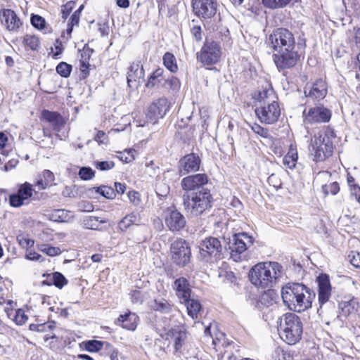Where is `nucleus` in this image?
Returning a JSON list of instances; mask_svg holds the SVG:
<instances>
[{"label":"nucleus","mask_w":360,"mask_h":360,"mask_svg":"<svg viewBox=\"0 0 360 360\" xmlns=\"http://www.w3.org/2000/svg\"><path fill=\"white\" fill-rule=\"evenodd\" d=\"M208 182V176L205 173L193 174L181 179L182 204L188 214L197 217L212 207L213 197L206 187Z\"/></svg>","instance_id":"1"},{"label":"nucleus","mask_w":360,"mask_h":360,"mask_svg":"<svg viewBox=\"0 0 360 360\" xmlns=\"http://www.w3.org/2000/svg\"><path fill=\"white\" fill-rule=\"evenodd\" d=\"M266 41L274 51L273 60L279 72L295 67L302 56L300 49L306 46L305 39L296 44L294 34L283 27L274 29Z\"/></svg>","instance_id":"2"},{"label":"nucleus","mask_w":360,"mask_h":360,"mask_svg":"<svg viewBox=\"0 0 360 360\" xmlns=\"http://www.w3.org/2000/svg\"><path fill=\"white\" fill-rule=\"evenodd\" d=\"M281 297L290 311L300 313L311 307L316 293L302 283L289 282L282 287Z\"/></svg>","instance_id":"3"},{"label":"nucleus","mask_w":360,"mask_h":360,"mask_svg":"<svg viewBox=\"0 0 360 360\" xmlns=\"http://www.w3.org/2000/svg\"><path fill=\"white\" fill-rule=\"evenodd\" d=\"M283 268L278 262H266L255 264L250 271L249 279L255 286L270 288L282 277Z\"/></svg>","instance_id":"4"},{"label":"nucleus","mask_w":360,"mask_h":360,"mask_svg":"<svg viewBox=\"0 0 360 360\" xmlns=\"http://www.w3.org/2000/svg\"><path fill=\"white\" fill-rule=\"evenodd\" d=\"M281 338L288 345H295L301 339L303 324L300 316L294 313H286L281 319L278 328Z\"/></svg>","instance_id":"5"},{"label":"nucleus","mask_w":360,"mask_h":360,"mask_svg":"<svg viewBox=\"0 0 360 360\" xmlns=\"http://www.w3.org/2000/svg\"><path fill=\"white\" fill-rule=\"evenodd\" d=\"M198 259L205 262L222 259L223 245L219 238L212 236L206 237L199 243Z\"/></svg>","instance_id":"6"},{"label":"nucleus","mask_w":360,"mask_h":360,"mask_svg":"<svg viewBox=\"0 0 360 360\" xmlns=\"http://www.w3.org/2000/svg\"><path fill=\"white\" fill-rule=\"evenodd\" d=\"M222 239L226 243L224 248L230 250L231 258L235 262L240 261L241 255L254 243L252 236L245 232L234 233L229 241H226L225 238Z\"/></svg>","instance_id":"7"},{"label":"nucleus","mask_w":360,"mask_h":360,"mask_svg":"<svg viewBox=\"0 0 360 360\" xmlns=\"http://www.w3.org/2000/svg\"><path fill=\"white\" fill-rule=\"evenodd\" d=\"M169 257L172 262L176 266L179 268L186 266L192 257L189 243L181 238H176L170 244Z\"/></svg>","instance_id":"8"},{"label":"nucleus","mask_w":360,"mask_h":360,"mask_svg":"<svg viewBox=\"0 0 360 360\" xmlns=\"http://www.w3.org/2000/svg\"><path fill=\"white\" fill-rule=\"evenodd\" d=\"M221 55L219 44L214 40L206 39L200 51L197 53V59L204 65H212L219 61Z\"/></svg>","instance_id":"9"},{"label":"nucleus","mask_w":360,"mask_h":360,"mask_svg":"<svg viewBox=\"0 0 360 360\" xmlns=\"http://www.w3.org/2000/svg\"><path fill=\"white\" fill-rule=\"evenodd\" d=\"M332 116L331 110L323 104L309 108L303 112L304 122L309 124L328 123Z\"/></svg>","instance_id":"10"},{"label":"nucleus","mask_w":360,"mask_h":360,"mask_svg":"<svg viewBox=\"0 0 360 360\" xmlns=\"http://www.w3.org/2000/svg\"><path fill=\"white\" fill-rule=\"evenodd\" d=\"M255 112L262 123L272 124L278 121L281 115V108L276 101L261 106H256Z\"/></svg>","instance_id":"11"},{"label":"nucleus","mask_w":360,"mask_h":360,"mask_svg":"<svg viewBox=\"0 0 360 360\" xmlns=\"http://www.w3.org/2000/svg\"><path fill=\"white\" fill-rule=\"evenodd\" d=\"M192 7L195 15L203 20L214 18L218 10L217 0H192Z\"/></svg>","instance_id":"12"},{"label":"nucleus","mask_w":360,"mask_h":360,"mask_svg":"<svg viewBox=\"0 0 360 360\" xmlns=\"http://www.w3.org/2000/svg\"><path fill=\"white\" fill-rule=\"evenodd\" d=\"M311 150L314 152V160L316 162L323 161L332 155L333 145L329 137H322L321 136L318 138L315 137L314 140H311Z\"/></svg>","instance_id":"13"},{"label":"nucleus","mask_w":360,"mask_h":360,"mask_svg":"<svg viewBox=\"0 0 360 360\" xmlns=\"http://www.w3.org/2000/svg\"><path fill=\"white\" fill-rule=\"evenodd\" d=\"M161 337L165 340L173 339L174 352L181 353L182 347L187 338L186 330L182 326H176L171 328H164Z\"/></svg>","instance_id":"14"},{"label":"nucleus","mask_w":360,"mask_h":360,"mask_svg":"<svg viewBox=\"0 0 360 360\" xmlns=\"http://www.w3.org/2000/svg\"><path fill=\"white\" fill-rule=\"evenodd\" d=\"M169 110L168 101L162 97L154 101L147 108L146 117L148 122L155 124L159 119L162 118Z\"/></svg>","instance_id":"15"},{"label":"nucleus","mask_w":360,"mask_h":360,"mask_svg":"<svg viewBox=\"0 0 360 360\" xmlns=\"http://www.w3.org/2000/svg\"><path fill=\"white\" fill-rule=\"evenodd\" d=\"M201 163V158L197 153H191L184 155L178 162V169L180 176L198 172Z\"/></svg>","instance_id":"16"},{"label":"nucleus","mask_w":360,"mask_h":360,"mask_svg":"<svg viewBox=\"0 0 360 360\" xmlns=\"http://www.w3.org/2000/svg\"><path fill=\"white\" fill-rule=\"evenodd\" d=\"M166 226L172 232L183 230L186 225V219L183 214L174 206L169 207L165 218Z\"/></svg>","instance_id":"17"},{"label":"nucleus","mask_w":360,"mask_h":360,"mask_svg":"<svg viewBox=\"0 0 360 360\" xmlns=\"http://www.w3.org/2000/svg\"><path fill=\"white\" fill-rule=\"evenodd\" d=\"M0 20L1 24L11 32H18L23 22L16 13L11 8L0 10Z\"/></svg>","instance_id":"18"},{"label":"nucleus","mask_w":360,"mask_h":360,"mask_svg":"<svg viewBox=\"0 0 360 360\" xmlns=\"http://www.w3.org/2000/svg\"><path fill=\"white\" fill-rule=\"evenodd\" d=\"M316 282L318 285L319 308L321 309L323 304L329 301L331 296L332 286L329 276L324 273H321L316 276Z\"/></svg>","instance_id":"19"},{"label":"nucleus","mask_w":360,"mask_h":360,"mask_svg":"<svg viewBox=\"0 0 360 360\" xmlns=\"http://www.w3.org/2000/svg\"><path fill=\"white\" fill-rule=\"evenodd\" d=\"M174 290L181 303L188 301L191 296V285L188 280L185 277H179L174 281Z\"/></svg>","instance_id":"20"},{"label":"nucleus","mask_w":360,"mask_h":360,"mask_svg":"<svg viewBox=\"0 0 360 360\" xmlns=\"http://www.w3.org/2000/svg\"><path fill=\"white\" fill-rule=\"evenodd\" d=\"M41 119L49 123L52 129L56 131H60L65 124V120L63 117L56 111L43 110L41 112Z\"/></svg>","instance_id":"21"},{"label":"nucleus","mask_w":360,"mask_h":360,"mask_svg":"<svg viewBox=\"0 0 360 360\" xmlns=\"http://www.w3.org/2000/svg\"><path fill=\"white\" fill-rule=\"evenodd\" d=\"M328 93V85L326 81L321 78L316 79L311 88L310 89L308 94L307 91L304 90L306 96L312 98L317 100L323 99Z\"/></svg>","instance_id":"22"},{"label":"nucleus","mask_w":360,"mask_h":360,"mask_svg":"<svg viewBox=\"0 0 360 360\" xmlns=\"http://www.w3.org/2000/svg\"><path fill=\"white\" fill-rule=\"evenodd\" d=\"M165 77V72L164 69L158 68L148 76L145 86L150 89L162 88Z\"/></svg>","instance_id":"23"},{"label":"nucleus","mask_w":360,"mask_h":360,"mask_svg":"<svg viewBox=\"0 0 360 360\" xmlns=\"http://www.w3.org/2000/svg\"><path fill=\"white\" fill-rule=\"evenodd\" d=\"M139 320V316L135 313L131 311H128L124 314H120L117 319V321L122 323L123 328L131 331L136 330Z\"/></svg>","instance_id":"24"},{"label":"nucleus","mask_w":360,"mask_h":360,"mask_svg":"<svg viewBox=\"0 0 360 360\" xmlns=\"http://www.w3.org/2000/svg\"><path fill=\"white\" fill-rule=\"evenodd\" d=\"M274 98L275 96L273 89L266 88L255 92L252 96V98L257 102V104L255 105V107L261 106L272 101H276Z\"/></svg>","instance_id":"25"},{"label":"nucleus","mask_w":360,"mask_h":360,"mask_svg":"<svg viewBox=\"0 0 360 360\" xmlns=\"http://www.w3.org/2000/svg\"><path fill=\"white\" fill-rule=\"evenodd\" d=\"M150 307L161 314H169L172 311L173 305L165 298L157 297L150 302Z\"/></svg>","instance_id":"26"},{"label":"nucleus","mask_w":360,"mask_h":360,"mask_svg":"<svg viewBox=\"0 0 360 360\" xmlns=\"http://www.w3.org/2000/svg\"><path fill=\"white\" fill-rule=\"evenodd\" d=\"M55 180L53 173L49 170L45 169L41 174H39L36 185L40 190L46 189L49 186H51Z\"/></svg>","instance_id":"27"},{"label":"nucleus","mask_w":360,"mask_h":360,"mask_svg":"<svg viewBox=\"0 0 360 360\" xmlns=\"http://www.w3.org/2000/svg\"><path fill=\"white\" fill-rule=\"evenodd\" d=\"M141 218L138 213L131 212L123 217L118 223L121 231H126L131 225L138 224Z\"/></svg>","instance_id":"28"},{"label":"nucleus","mask_w":360,"mask_h":360,"mask_svg":"<svg viewBox=\"0 0 360 360\" xmlns=\"http://www.w3.org/2000/svg\"><path fill=\"white\" fill-rule=\"evenodd\" d=\"M181 86L179 79L173 75H165L164 81L162 82V89L172 92H177Z\"/></svg>","instance_id":"29"},{"label":"nucleus","mask_w":360,"mask_h":360,"mask_svg":"<svg viewBox=\"0 0 360 360\" xmlns=\"http://www.w3.org/2000/svg\"><path fill=\"white\" fill-rule=\"evenodd\" d=\"M108 222V219H101L98 217L89 216L83 220V224L86 229L99 230L100 225Z\"/></svg>","instance_id":"30"},{"label":"nucleus","mask_w":360,"mask_h":360,"mask_svg":"<svg viewBox=\"0 0 360 360\" xmlns=\"http://www.w3.org/2000/svg\"><path fill=\"white\" fill-rule=\"evenodd\" d=\"M183 303L186 305L188 314L193 319H197L198 314L201 309V304L200 302L189 297L188 301L183 302Z\"/></svg>","instance_id":"31"},{"label":"nucleus","mask_w":360,"mask_h":360,"mask_svg":"<svg viewBox=\"0 0 360 360\" xmlns=\"http://www.w3.org/2000/svg\"><path fill=\"white\" fill-rule=\"evenodd\" d=\"M42 277H51L53 285L59 289H62L68 283L65 276L58 271H55L52 274H43Z\"/></svg>","instance_id":"32"},{"label":"nucleus","mask_w":360,"mask_h":360,"mask_svg":"<svg viewBox=\"0 0 360 360\" xmlns=\"http://www.w3.org/2000/svg\"><path fill=\"white\" fill-rule=\"evenodd\" d=\"M338 309L340 315L347 317L356 310V302L354 300L341 301L338 303Z\"/></svg>","instance_id":"33"},{"label":"nucleus","mask_w":360,"mask_h":360,"mask_svg":"<svg viewBox=\"0 0 360 360\" xmlns=\"http://www.w3.org/2000/svg\"><path fill=\"white\" fill-rule=\"evenodd\" d=\"M163 64L165 68L172 73L178 70L176 59L174 55L170 52H166L162 57Z\"/></svg>","instance_id":"34"},{"label":"nucleus","mask_w":360,"mask_h":360,"mask_svg":"<svg viewBox=\"0 0 360 360\" xmlns=\"http://www.w3.org/2000/svg\"><path fill=\"white\" fill-rule=\"evenodd\" d=\"M80 347L89 352H98L103 349V341L89 340L83 341Z\"/></svg>","instance_id":"35"},{"label":"nucleus","mask_w":360,"mask_h":360,"mask_svg":"<svg viewBox=\"0 0 360 360\" xmlns=\"http://www.w3.org/2000/svg\"><path fill=\"white\" fill-rule=\"evenodd\" d=\"M292 0H262V4L266 8L276 10L285 8Z\"/></svg>","instance_id":"36"},{"label":"nucleus","mask_w":360,"mask_h":360,"mask_svg":"<svg viewBox=\"0 0 360 360\" xmlns=\"http://www.w3.org/2000/svg\"><path fill=\"white\" fill-rule=\"evenodd\" d=\"M276 303L275 292L273 290H268L263 293L258 301V305L269 307Z\"/></svg>","instance_id":"37"},{"label":"nucleus","mask_w":360,"mask_h":360,"mask_svg":"<svg viewBox=\"0 0 360 360\" xmlns=\"http://www.w3.org/2000/svg\"><path fill=\"white\" fill-rule=\"evenodd\" d=\"M34 192L32 185L28 182L21 184L18 186V191L16 192L24 200L30 199Z\"/></svg>","instance_id":"38"},{"label":"nucleus","mask_w":360,"mask_h":360,"mask_svg":"<svg viewBox=\"0 0 360 360\" xmlns=\"http://www.w3.org/2000/svg\"><path fill=\"white\" fill-rule=\"evenodd\" d=\"M298 155L297 151L290 148L288 153L284 156L283 163L289 169H292L295 167Z\"/></svg>","instance_id":"39"},{"label":"nucleus","mask_w":360,"mask_h":360,"mask_svg":"<svg viewBox=\"0 0 360 360\" xmlns=\"http://www.w3.org/2000/svg\"><path fill=\"white\" fill-rule=\"evenodd\" d=\"M72 217L71 212L65 210H56L52 214L53 220L58 222H67Z\"/></svg>","instance_id":"40"},{"label":"nucleus","mask_w":360,"mask_h":360,"mask_svg":"<svg viewBox=\"0 0 360 360\" xmlns=\"http://www.w3.org/2000/svg\"><path fill=\"white\" fill-rule=\"evenodd\" d=\"M56 70V72L62 77L68 78L72 72V65L66 62L62 61L57 65Z\"/></svg>","instance_id":"41"},{"label":"nucleus","mask_w":360,"mask_h":360,"mask_svg":"<svg viewBox=\"0 0 360 360\" xmlns=\"http://www.w3.org/2000/svg\"><path fill=\"white\" fill-rule=\"evenodd\" d=\"M95 191L107 199H113L115 197L114 189L110 186L102 185L98 187H94Z\"/></svg>","instance_id":"42"},{"label":"nucleus","mask_w":360,"mask_h":360,"mask_svg":"<svg viewBox=\"0 0 360 360\" xmlns=\"http://www.w3.org/2000/svg\"><path fill=\"white\" fill-rule=\"evenodd\" d=\"M340 190V185L337 181L324 184L321 186V191L325 195L331 194L333 195H337Z\"/></svg>","instance_id":"43"},{"label":"nucleus","mask_w":360,"mask_h":360,"mask_svg":"<svg viewBox=\"0 0 360 360\" xmlns=\"http://www.w3.org/2000/svg\"><path fill=\"white\" fill-rule=\"evenodd\" d=\"M95 171L90 167L84 166L78 171L79 177L83 181H89L95 176Z\"/></svg>","instance_id":"44"},{"label":"nucleus","mask_w":360,"mask_h":360,"mask_svg":"<svg viewBox=\"0 0 360 360\" xmlns=\"http://www.w3.org/2000/svg\"><path fill=\"white\" fill-rule=\"evenodd\" d=\"M23 44L31 50L35 51L39 44V39L35 35L26 34L23 38Z\"/></svg>","instance_id":"45"},{"label":"nucleus","mask_w":360,"mask_h":360,"mask_svg":"<svg viewBox=\"0 0 360 360\" xmlns=\"http://www.w3.org/2000/svg\"><path fill=\"white\" fill-rule=\"evenodd\" d=\"M31 25L37 30H43L46 26L45 19L37 14L32 13L30 16Z\"/></svg>","instance_id":"46"},{"label":"nucleus","mask_w":360,"mask_h":360,"mask_svg":"<svg viewBox=\"0 0 360 360\" xmlns=\"http://www.w3.org/2000/svg\"><path fill=\"white\" fill-rule=\"evenodd\" d=\"M75 1H70L61 6V9H60L61 18L64 21L68 18V16L72 11V10L75 7Z\"/></svg>","instance_id":"47"},{"label":"nucleus","mask_w":360,"mask_h":360,"mask_svg":"<svg viewBox=\"0 0 360 360\" xmlns=\"http://www.w3.org/2000/svg\"><path fill=\"white\" fill-rule=\"evenodd\" d=\"M28 317L25 314V312L22 309H18L14 312L13 321L15 322L17 325L22 326L23 325Z\"/></svg>","instance_id":"48"},{"label":"nucleus","mask_w":360,"mask_h":360,"mask_svg":"<svg viewBox=\"0 0 360 360\" xmlns=\"http://www.w3.org/2000/svg\"><path fill=\"white\" fill-rule=\"evenodd\" d=\"M132 75L138 77V79H143L145 75V71L142 65L139 63H133L130 66V72Z\"/></svg>","instance_id":"49"},{"label":"nucleus","mask_w":360,"mask_h":360,"mask_svg":"<svg viewBox=\"0 0 360 360\" xmlns=\"http://www.w3.org/2000/svg\"><path fill=\"white\" fill-rule=\"evenodd\" d=\"M9 205L13 207H20L25 205L24 199H22L17 193H12L9 195Z\"/></svg>","instance_id":"50"},{"label":"nucleus","mask_w":360,"mask_h":360,"mask_svg":"<svg viewBox=\"0 0 360 360\" xmlns=\"http://www.w3.org/2000/svg\"><path fill=\"white\" fill-rule=\"evenodd\" d=\"M80 52V60L79 61L84 60V62H89L91 57V55L94 52V50L89 46L87 44H86L82 50H79Z\"/></svg>","instance_id":"51"},{"label":"nucleus","mask_w":360,"mask_h":360,"mask_svg":"<svg viewBox=\"0 0 360 360\" xmlns=\"http://www.w3.org/2000/svg\"><path fill=\"white\" fill-rule=\"evenodd\" d=\"M94 166L101 171H108L115 167L113 161H95Z\"/></svg>","instance_id":"52"},{"label":"nucleus","mask_w":360,"mask_h":360,"mask_svg":"<svg viewBox=\"0 0 360 360\" xmlns=\"http://www.w3.org/2000/svg\"><path fill=\"white\" fill-rule=\"evenodd\" d=\"M159 170V167L155 165L153 161L146 165L145 173L150 177L158 176Z\"/></svg>","instance_id":"53"},{"label":"nucleus","mask_w":360,"mask_h":360,"mask_svg":"<svg viewBox=\"0 0 360 360\" xmlns=\"http://www.w3.org/2000/svg\"><path fill=\"white\" fill-rule=\"evenodd\" d=\"M79 18L80 16L77 15V14H75L74 13L72 14L68 22V27L66 30L68 34H70L73 31L74 27L79 25Z\"/></svg>","instance_id":"54"},{"label":"nucleus","mask_w":360,"mask_h":360,"mask_svg":"<svg viewBox=\"0 0 360 360\" xmlns=\"http://www.w3.org/2000/svg\"><path fill=\"white\" fill-rule=\"evenodd\" d=\"M90 64L89 62L79 61L80 79H84L89 75Z\"/></svg>","instance_id":"55"},{"label":"nucleus","mask_w":360,"mask_h":360,"mask_svg":"<svg viewBox=\"0 0 360 360\" xmlns=\"http://www.w3.org/2000/svg\"><path fill=\"white\" fill-rule=\"evenodd\" d=\"M131 300L134 304H142L143 296L142 292L139 290H132L130 293Z\"/></svg>","instance_id":"56"},{"label":"nucleus","mask_w":360,"mask_h":360,"mask_svg":"<svg viewBox=\"0 0 360 360\" xmlns=\"http://www.w3.org/2000/svg\"><path fill=\"white\" fill-rule=\"evenodd\" d=\"M251 129L255 134L261 136L262 137L266 138L269 135L268 129L260 126L259 124L255 123L251 126Z\"/></svg>","instance_id":"57"},{"label":"nucleus","mask_w":360,"mask_h":360,"mask_svg":"<svg viewBox=\"0 0 360 360\" xmlns=\"http://www.w3.org/2000/svg\"><path fill=\"white\" fill-rule=\"evenodd\" d=\"M191 33L197 42H199L202 40V28L200 25H194L191 27Z\"/></svg>","instance_id":"58"},{"label":"nucleus","mask_w":360,"mask_h":360,"mask_svg":"<svg viewBox=\"0 0 360 360\" xmlns=\"http://www.w3.org/2000/svg\"><path fill=\"white\" fill-rule=\"evenodd\" d=\"M17 240L20 245L22 248H31L34 245V241L30 238H26L23 236L20 235L17 236Z\"/></svg>","instance_id":"59"},{"label":"nucleus","mask_w":360,"mask_h":360,"mask_svg":"<svg viewBox=\"0 0 360 360\" xmlns=\"http://www.w3.org/2000/svg\"><path fill=\"white\" fill-rule=\"evenodd\" d=\"M94 140L98 143V144H107L108 141V137L103 131H98L96 133Z\"/></svg>","instance_id":"60"},{"label":"nucleus","mask_w":360,"mask_h":360,"mask_svg":"<svg viewBox=\"0 0 360 360\" xmlns=\"http://www.w3.org/2000/svg\"><path fill=\"white\" fill-rule=\"evenodd\" d=\"M350 195L354 197L355 200L359 203L360 202V186L359 184H352V186L349 187Z\"/></svg>","instance_id":"61"},{"label":"nucleus","mask_w":360,"mask_h":360,"mask_svg":"<svg viewBox=\"0 0 360 360\" xmlns=\"http://www.w3.org/2000/svg\"><path fill=\"white\" fill-rule=\"evenodd\" d=\"M19 163L18 159L13 158L8 160L1 169L3 171L8 172L15 169Z\"/></svg>","instance_id":"62"},{"label":"nucleus","mask_w":360,"mask_h":360,"mask_svg":"<svg viewBox=\"0 0 360 360\" xmlns=\"http://www.w3.org/2000/svg\"><path fill=\"white\" fill-rule=\"evenodd\" d=\"M25 258L31 261H43L42 256L33 250H29L25 255Z\"/></svg>","instance_id":"63"},{"label":"nucleus","mask_w":360,"mask_h":360,"mask_svg":"<svg viewBox=\"0 0 360 360\" xmlns=\"http://www.w3.org/2000/svg\"><path fill=\"white\" fill-rule=\"evenodd\" d=\"M348 257L351 264L356 268H360V252L349 254Z\"/></svg>","instance_id":"64"}]
</instances>
